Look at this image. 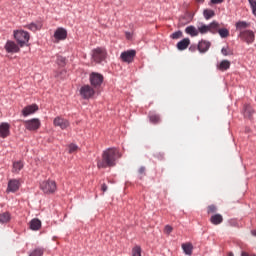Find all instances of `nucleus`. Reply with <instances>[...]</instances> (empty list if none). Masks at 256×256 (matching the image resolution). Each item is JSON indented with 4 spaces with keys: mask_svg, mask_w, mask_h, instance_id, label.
I'll use <instances>...</instances> for the list:
<instances>
[{
    "mask_svg": "<svg viewBox=\"0 0 256 256\" xmlns=\"http://www.w3.org/2000/svg\"><path fill=\"white\" fill-rule=\"evenodd\" d=\"M119 151L115 148H109L102 153V159H98V169H107V167H115Z\"/></svg>",
    "mask_w": 256,
    "mask_h": 256,
    "instance_id": "nucleus-1",
    "label": "nucleus"
},
{
    "mask_svg": "<svg viewBox=\"0 0 256 256\" xmlns=\"http://www.w3.org/2000/svg\"><path fill=\"white\" fill-rule=\"evenodd\" d=\"M119 151L115 148H109L102 153V159H98V169H107V167H115Z\"/></svg>",
    "mask_w": 256,
    "mask_h": 256,
    "instance_id": "nucleus-2",
    "label": "nucleus"
},
{
    "mask_svg": "<svg viewBox=\"0 0 256 256\" xmlns=\"http://www.w3.org/2000/svg\"><path fill=\"white\" fill-rule=\"evenodd\" d=\"M14 37L18 45H20V47H24L25 45H27V43H29L30 36L26 31H23V30L14 31Z\"/></svg>",
    "mask_w": 256,
    "mask_h": 256,
    "instance_id": "nucleus-3",
    "label": "nucleus"
},
{
    "mask_svg": "<svg viewBox=\"0 0 256 256\" xmlns=\"http://www.w3.org/2000/svg\"><path fill=\"white\" fill-rule=\"evenodd\" d=\"M92 59L95 63H103L107 59V50L105 48H96L92 51Z\"/></svg>",
    "mask_w": 256,
    "mask_h": 256,
    "instance_id": "nucleus-4",
    "label": "nucleus"
},
{
    "mask_svg": "<svg viewBox=\"0 0 256 256\" xmlns=\"http://www.w3.org/2000/svg\"><path fill=\"white\" fill-rule=\"evenodd\" d=\"M89 81H90L91 86L94 89H99V87H101V85H103L104 77L100 73L92 72L89 75Z\"/></svg>",
    "mask_w": 256,
    "mask_h": 256,
    "instance_id": "nucleus-5",
    "label": "nucleus"
},
{
    "mask_svg": "<svg viewBox=\"0 0 256 256\" xmlns=\"http://www.w3.org/2000/svg\"><path fill=\"white\" fill-rule=\"evenodd\" d=\"M80 96L82 99H93L95 97V88L89 84L83 85L80 88Z\"/></svg>",
    "mask_w": 256,
    "mask_h": 256,
    "instance_id": "nucleus-6",
    "label": "nucleus"
},
{
    "mask_svg": "<svg viewBox=\"0 0 256 256\" xmlns=\"http://www.w3.org/2000/svg\"><path fill=\"white\" fill-rule=\"evenodd\" d=\"M43 193H55L57 191V183L53 180H47L40 184Z\"/></svg>",
    "mask_w": 256,
    "mask_h": 256,
    "instance_id": "nucleus-7",
    "label": "nucleus"
},
{
    "mask_svg": "<svg viewBox=\"0 0 256 256\" xmlns=\"http://www.w3.org/2000/svg\"><path fill=\"white\" fill-rule=\"evenodd\" d=\"M241 41L247 43V45H251L255 41V33L251 30L241 31L239 34Z\"/></svg>",
    "mask_w": 256,
    "mask_h": 256,
    "instance_id": "nucleus-8",
    "label": "nucleus"
},
{
    "mask_svg": "<svg viewBox=\"0 0 256 256\" xmlns=\"http://www.w3.org/2000/svg\"><path fill=\"white\" fill-rule=\"evenodd\" d=\"M24 127L28 131H37V129L41 127V120H39L38 118L26 120L24 121Z\"/></svg>",
    "mask_w": 256,
    "mask_h": 256,
    "instance_id": "nucleus-9",
    "label": "nucleus"
},
{
    "mask_svg": "<svg viewBox=\"0 0 256 256\" xmlns=\"http://www.w3.org/2000/svg\"><path fill=\"white\" fill-rule=\"evenodd\" d=\"M135 55H137V51L127 50L121 53L120 59L123 61V63H133Z\"/></svg>",
    "mask_w": 256,
    "mask_h": 256,
    "instance_id": "nucleus-10",
    "label": "nucleus"
},
{
    "mask_svg": "<svg viewBox=\"0 0 256 256\" xmlns=\"http://www.w3.org/2000/svg\"><path fill=\"white\" fill-rule=\"evenodd\" d=\"M11 135V125L7 122L0 124V137L1 139H7Z\"/></svg>",
    "mask_w": 256,
    "mask_h": 256,
    "instance_id": "nucleus-11",
    "label": "nucleus"
},
{
    "mask_svg": "<svg viewBox=\"0 0 256 256\" xmlns=\"http://www.w3.org/2000/svg\"><path fill=\"white\" fill-rule=\"evenodd\" d=\"M19 187H21V181L17 179H11L8 182L7 191L9 193H17V191H19Z\"/></svg>",
    "mask_w": 256,
    "mask_h": 256,
    "instance_id": "nucleus-12",
    "label": "nucleus"
},
{
    "mask_svg": "<svg viewBox=\"0 0 256 256\" xmlns=\"http://www.w3.org/2000/svg\"><path fill=\"white\" fill-rule=\"evenodd\" d=\"M36 111H39V106L36 104L28 105L23 108L22 115L23 117H29V115H33V113H36Z\"/></svg>",
    "mask_w": 256,
    "mask_h": 256,
    "instance_id": "nucleus-13",
    "label": "nucleus"
},
{
    "mask_svg": "<svg viewBox=\"0 0 256 256\" xmlns=\"http://www.w3.org/2000/svg\"><path fill=\"white\" fill-rule=\"evenodd\" d=\"M53 123L55 127H60V129H67L69 127V120L63 117H56Z\"/></svg>",
    "mask_w": 256,
    "mask_h": 256,
    "instance_id": "nucleus-14",
    "label": "nucleus"
},
{
    "mask_svg": "<svg viewBox=\"0 0 256 256\" xmlns=\"http://www.w3.org/2000/svg\"><path fill=\"white\" fill-rule=\"evenodd\" d=\"M56 41H65L67 39V30L65 28H57L54 33Z\"/></svg>",
    "mask_w": 256,
    "mask_h": 256,
    "instance_id": "nucleus-15",
    "label": "nucleus"
},
{
    "mask_svg": "<svg viewBox=\"0 0 256 256\" xmlns=\"http://www.w3.org/2000/svg\"><path fill=\"white\" fill-rule=\"evenodd\" d=\"M5 49H6L7 53H19V51H20L19 46L13 41H8L5 44Z\"/></svg>",
    "mask_w": 256,
    "mask_h": 256,
    "instance_id": "nucleus-16",
    "label": "nucleus"
},
{
    "mask_svg": "<svg viewBox=\"0 0 256 256\" xmlns=\"http://www.w3.org/2000/svg\"><path fill=\"white\" fill-rule=\"evenodd\" d=\"M211 47V42L206 40H201L198 43L197 49L200 53H207L209 51V48Z\"/></svg>",
    "mask_w": 256,
    "mask_h": 256,
    "instance_id": "nucleus-17",
    "label": "nucleus"
},
{
    "mask_svg": "<svg viewBox=\"0 0 256 256\" xmlns=\"http://www.w3.org/2000/svg\"><path fill=\"white\" fill-rule=\"evenodd\" d=\"M191 45V39L184 38L181 41H179L176 45L178 51H185Z\"/></svg>",
    "mask_w": 256,
    "mask_h": 256,
    "instance_id": "nucleus-18",
    "label": "nucleus"
},
{
    "mask_svg": "<svg viewBox=\"0 0 256 256\" xmlns=\"http://www.w3.org/2000/svg\"><path fill=\"white\" fill-rule=\"evenodd\" d=\"M185 33L187 35H190V37H198L199 36V30L195 26H188L185 28Z\"/></svg>",
    "mask_w": 256,
    "mask_h": 256,
    "instance_id": "nucleus-19",
    "label": "nucleus"
},
{
    "mask_svg": "<svg viewBox=\"0 0 256 256\" xmlns=\"http://www.w3.org/2000/svg\"><path fill=\"white\" fill-rule=\"evenodd\" d=\"M210 223H212V225H221V223H223V216L221 214L212 215Z\"/></svg>",
    "mask_w": 256,
    "mask_h": 256,
    "instance_id": "nucleus-20",
    "label": "nucleus"
},
{
    "mask_svg": "<svg viewBox=\"0 0 256 256\" xmlns=\"http://www.w3.org/2000/svg\"><path fill=\"white\" fill-rule=\"evenodd\" d=\"M208 32L215 35V33L219 32V23L217 21H213L212 23L208 24Z\"/></svg>",
    "mask_w": 256,
    "mask_h": 256,
    "instance_id": "nucleus-21",
    "label": "nucleus"
},
{
    "mask_svg": "<svg viewBox=\"0 0 256 256\" xmlns=\"http://www.w3.org/2000/svg\"><path fill=\"white\" fill-rule=\"evenodd\" d=\"M11 221V213L9 212H4L0 214V223L2 225H5Z\"/></svg>",
    "mask_w": 256,
    "mask_h": 256,
    "instance_id": "nucleus-22",
    "label": "nucleus"
},
{
    "mask_svg": "<svg viewBox=\"0 0 256 256\" xmlns=\"http://www.w3.org/2000/svg\"><path fill=\"white\" fill-rule=\"evenodd\" d=\"M30 229H32V231H39L41 229V220L32 219L30 222Z\"/></svg>",
    "mask_w": 256,
    "mask_h": 256,
    "instance_id": "nucleus-23",
    "label": "nucleus"
},
{
    "mask_svg": "<svg viewBox=\"0 0 256 256\" xmlns=\"http://www.w3.org/2000/svg\"><path fill=\"white\" fill-rule=\"evenodd\" d=\"M231 67V62L229 60H222L220 64L217 66L219 71H227Z\"/></svg>",
    "mask_w": 256,
    "mask_h": 256,
    "instance_id": "nucleus-24",
    "label": "nucleus"
},
{
    "mask_svg": "<svg viewBox=\"0 0 256 256\" xmlns=\"http://www.w3.org/2000/svg\"><path fill=\"white\" fill-rule=\"evenodd\" d=\"M43 27V23L41 22H36V23H31L26 26V29H29L30 31H39Z\"/></svg>",
    "mask_w": 256,
    "mask_h": 256,
    "instance_id": "nucleus-25",
    "label": "nucleus"
},
{
    "mask_svg": "<svg viewBox=\"0 0 256 256\" xmlns=\"http://www.w3.org/2000/svg\"><path fill=\"white\" fill-rule=\"evenodd\" d=\"M207 35V33H209V26L204 24V23H200L198 25V35Z\"/></svg>",
    "mask_w": 256,
    "mask_h": 256,
    "instance_id": "nucleus-26",
    "label": "nucleus"
},
{
    "mask_svg": "<svg viewBox=\"0 0 256 256\" xmlns=\"http://www.w3.org/2000/svg\"><path fill=\"white\" fill-rule=\"evenodd\" d=\"M182 249L186 255H192L193 253V244L191 243H184L182 244Z\"/></svg>",
    "mask_w": 256,
    "mask_h": 256,
    "instance_id": "nucleus-27",
    "label": "nucleus"
},
{
    "mask_svg": "<svg viewBox=\"0 0 256 256\" xmlns=\"http://www.w3.org/2000/svg\"><path fill=\"white\" fill-rule=\"evenodd\" d=\"M44 253H45V248L38 247L32 250L29 256H43Z\"/></svg>",
    "mask_w": 256,
    "mask_h": 256,
    "instance_id": "nucleus-28",
    "label": "nucleus"
},
{
    "mask_svg": "<svg viewBox=\"0 0 256 256\" xmlns=\"http://www.w3.org/2000/svg\"><path fill=\"white\" fill-rule=\"evenodd\" d=\"M23 169V162L17 161L13 163L12 173H19Z\"/></svg>",
    "mask_w": 256,
    "mask_h": 256,
    "instance_id": "nucleus-29",
    "label": "nucleus"
},
{
    "mask_svg": "<svg viewBox=\"0 0 256 256\" xmlns=\"http://www.w3.org/2000/svg\"><path fill=\"white\" fill-rule=\"evenodd\" d=\"M248 27H249V23H247L245 21H239L236 23V29L238 31H240V33H241V31H245L243 29H247Z\"/></svg>",
    "mask_w": 256,
    "mask_h": 256,
    "instance_id": "nucleus-30",
    "label": "nucleus"
},
{
    "mask_svg": "<svg viewBox=\"0 0 256 256\" xmlns=\"http://www.w3.org/2000/svg\"><path fill=\"white\" fill-rule=\"evenodd\" d=\"M215 15V11L211 10V9H205L203 11V16L204 19H206L207 21H209V19H212V17Z\"/></svg>",
    "mask_w": 256,
    "mask_h": 256,
    "instance_id": "nucleus-31",
    "label": "nucleus"
},
{
    "mask_svg": "<svg viewBox=\"0 0 256 256\" xmlns=\"http://www.w3.org/2000/svg\"><path fill=\"white\" fill-rule=\"evenodd\" d=\"M255 113L251 105H245L244 106V115L245 117H251Z\"/></svg>",
    "mask_w": 256,
    "mask_h": 256,
    "instance_id": "nucleus-32",
    "label": "nucleus"
},
{
    "mask_svg": "<svg viewBox=\"0 0 256 256\" xmlns=\"http://www.w3.org/2000/svg\"><path fill=\"white\" fill-rule=\"evenodd\" d=\"M149 119H150V122L153 123L154 125L159 123L160 121L159 115H156L155 113H150Z\"/></svg>",
    "mask_w": 256,
    "mask_h": 256,
    "instance_id": "nucleus-33",
    "label": "nucleus"
},
{
    "mask_svg": "<svg viewBox=\"0 0 256 256\" xmlns=\"http://www.w3.org/2000/svg\"><path fill=\"white\" fill-rule=\"evenodd\" d=\"M218 33L222 39L229 37V30L227 28L218 29Z\"/></svg>",
    "mask_w": 256,
    "mask_h": 256,
    "instance_id": "nucleus-34",
    "label": "nucleus"
},
{
    "mask_svg": "<svg viewBox=\"0 0 256 256\" xmlns=\"http://www.w3.org/2000/svg\"><path fill=\"white\" fill-rule=\"evenodd\" d=\"M183 37V32L181 30H178L171 34L172 39H181Z\"/></svg>",
    "mask_w": 256,
    "mask_h": 256,
    "instance_id": "nucleus-35",
    "label": "nucleus"
},
{
    "mask_svg": "<svg viewBox=\"0 0 256 256\" xmlns=\"http://www.w3.org/2000/svg\"><path fill=\"white\" fill-rule=\"evenodd\" d=\"M132 256H141V247L136 246L132 249Z\"/></svg>",
    "mask_w": 256,
    "mask_h": 256,
    "instance_id": "nucleus-36",
    "label": "nucleus"
},
{
    "mask_svg": "<svg viewBox=\"0 0 256 256\" xmlns=\"http://www.w3.org/2000/svg\"><path fill=\"white\" fill-rule=\"evenodd\" d=\"M248 1L252 9L253 15H256V0H248Z\"/></svg>",
    "mask_w": 256,
    "mask_h": 256,
    "instance_id": "nucleus-37",
    "label": "nucleus"
},
{
    "mask_svg": "<svg viewBox=\"0 0 256 256\" xmlns=\"http://www.w3.org/2000/svg\"><path fill=\"white\" fill-rule=\"evenodd\" d=\"M171 233H173V227L171 225H166L164 227V234L171 235Z\"/></svg>",
    "mask_w": 256,
    "mask_h": 256,
    "instance_id": "nucleus-38",
    "label": "nucleus"
},
{
    "mask_svg": "<svg viewBox=\"0 0 256 256\" xmlns=\"http://www.w3.org/2000/svg\"><path fill=\"white\" fill-rule=\"evenodd\" d=\"M221 53L225 57H227V55H233V52H231V50H229V47L222 48Z\"/></svg>",
    "mask_w": 256,
    "mask_h": 256,
    "instance_id": "nucleus-39",
    "label": "nucleus"
},
{
    "mask_svg": "<svg viewBox=\"0 0 256 256\" xmlns=\"http://www.w3.org/2000/svg\"><path fill=\"white\" fill-rule=\"evenodd\" d=\"M79 149L78 145L70 144L69 145V153H76V151Z\"/></svg>",
    "mask_w": 256,
    "mask_h": 256,
    "instance_id": "nucleus-40",
    "label": "nucleus"
},
{
    "mask_svg": "<svg viewBox=\"0 0 256 256\" xmlns=\"http://www.w3.org/2000/svg\"><path fill=\"white\" fill-rule=\"evenodd\" d=\"M57 63H58V65H60V66L63 67V65H65V57H63V56H58V57H57Z\"/></svg>",
    "mask_w": 256,
    "mask_h": 256,
    "instance_id": "nucleus-41",
    "label": "nucleus"
},
{
    "mask_svg": "<svg viewBox=\"0 0 256 256\" xmlns=\"http://www.w3.org/2000/svg\"><path fill=\"white\" fill-rule=\"evenodd\" d=\"M208 213H217V207L215 205L208 206Z\"/></svg>",
    "mask_w": 256,
    "mask_h": 256,
    "instance_id": "nucleus-42",
    "label": "nucleus"
},
{
    "mask_svg": "<svg viewBox=\"0 0 256 256\" xmlns=\"http://www.w3.org/2000/svg\"><path fill=\"white\" fill-rule=\"evenodd\" d=\"M223 1H225V0H211L210 5H219V4L223 3Z\"/></svg>",
    "mask_w": 256,
    "mask_h": 256,
    "instance_id": "nucleus-43",
    "label": "nucleus"
},
{
    "mask_svg": "<svg viewBox=\"0 0 256 256\" xmlns=\"http://www.w3.org/2000/svg\"><path fill=\"white\" fill-rule=\"evenodd\" d=\"M145 171H146L145 167L142 166L139 168L138 173L139 175H145Z\"/></svg>",
    "mask_w": 256,
    "mask_h": 256,
    "instance_id": "nucleus-44",
    "label": "nucleus"
},
{
    "mask_svg": "<svg viewBox=\"0 0 256 256\" xmlns=\"http://www.w3.org/2000/svg\"><path fill=\"white\" fill-rule=\"evenodd\" d=\"M189 51H191L192 53L195 52V51H197V46L191 45V46L189 47Z\"/></svg>",
    "mask_w": 256,
    "mask_h": 256,
    "instance_id": "nucleus-45",
    "label": "nucleus"
},
{
    "mask_svg": "<svg viewBox=\"0 0 256 256\" xmlns=\"http://www.w3.org/2000/svg\"><path fill=\"white\" fill-rule=\"evenodd\" d=\"M241 256H256L255 254H249L247 252H242Z\"/></svg>",
    "mask_w": 256,
    "mask_h": 256,
    "instance_id": "nucleus-46",
    "label": "nucleus"
},
{
    "mask_svg": "<svg viewBox=\"0 0 256 256\" xmlns=\"http://www.w3.org/2000/svg\"><path fill=\"white\" fill-rule=\"evenodd\" d=\"M103 193H105V191H107V184H102V187H101Z\"/></svg>",
    "mask_w": 256,
    "mask_h": 256,
    "instance_id": "nucleus-47",
    "label": "nucleus"
},
{
    "mask_svg": "<svg viewBox=\"0 0 256 256\" xmlns=\"http://www.w3.org/2000/svg\"><path fill=\"white\" fill-rule=\"evenodd\" d=\"M125 35H126V39H131L132 37L131 32H126Z\"/></svg>",
    "mask_w": 256,
    "mask_h": 256,
    "instance_id": "nucleus-48",
    "label": "nucleus"
},
{
    "mask_svg": "<svg viewBox=\"0 0 256 256\" xmlns=\"http://www.w3.org/2000/svg\"><path fill=\"white\" fill-rule=\"evenodd\" d=\"M197 1V3H204L205 2V0H196Z\"/></svg>",
    "mask_w": 256,
    "mask_h": 256,
    "instance_id": "nucleus-49",
    "label": "nucleus"
},
{
    "mask_svg": "<svg viewBox=\"0 0 256 256\" xmlns=\"http://www.w3.org/2000/svg\"><path fill=\"white\" fill-rule=\"evenodd\" d=\"M252 235H254V237H256V231H252Z\"/></svg>",
    "mask_w": 256,
    "mask_h": 256,
    "instance_id": "nucleus-50",
    "label": "nucleus"
},
{
    "mask_svg": "<svg viewBox=\"0 0 256 256\" xmlns=\"http://www.w3.org/2000/svg\"><path fill=\"white\" fill-rule=\"evenodd\" d=\"M228 256H234L233 252L228 253Z\"/></svg>",
    "mask_w": 256,
    "mask_h": 256,
    "instance_id": "nucleus-51",
    "label": "nucleus"
}]
</instances>
